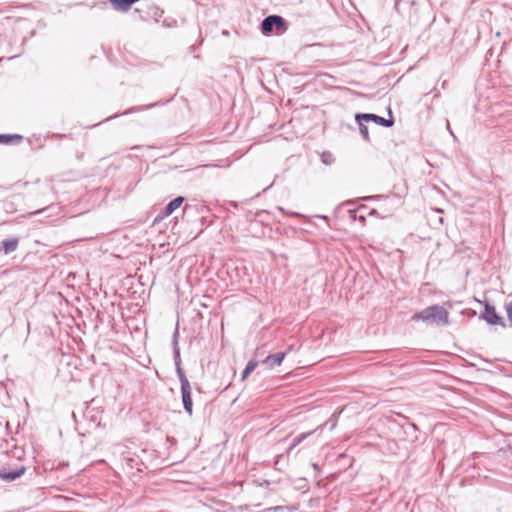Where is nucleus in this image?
<instances>
[{
  "label": "nucleus",
  "instance_id": "nucleus-24",
  "mask_svg": "<svg viewBox=\"0 0 512 512\" xmlns=\"http://www.w3.org/2000/svg\"><path fill=\"white\" fill-rule=\"evenodd\" d=\"M488 323L491 324V325H500L502 328H506L507 327V324L504 321H501V322H488Z\"/></svg>",
  "mask_w": 512,
  "mask_h": 512
},
{
  "label": "nucleus",
  "instance_id": "nucleus-14",
  "mask_svg": "<svg viewBox=\"0 0 512 512\" xmlns=\"http://www.w3.org/2000/svg\"><path fill=\"white\" fill-rule=\"evenodd\" d=\"M355 121L358 125V128H359V132L362 136V138L366 141V142H370V136H369V130H368V127H367V121H364V120H361L359 119L358 117V113L355 114Z\"/></svg>",
  "mask_w": 512,
  "mask_h": 512
},
{
  "label": "nucleus",
  "instance_id": "nucleus-13",
  "mask_svg": "<svg viewBox=\"0 0 512 512\" xmlns=\"http://www.w3.org/2000/svg\"><path fill=\"white\" fill-rule=\"evenodd\" d=\"M23 140L20 134H0V144L11 145L18 144Z\"/></svg>",
  "mask_w": 512,
  "mask_h": 512
},
{
  "label": "nucleus",
  "instance_id": "nucleus-9",
  "mask_svg": "<svg viewBox=\"0 0 512 512\" xmlns=\"http://www.w3.org/2000/svg\"><path fill=\"white\" fill-rule=\"evenodd\" d=\"M18 245V237L4 239L0 242V253H4L5 255L11 254L12 252L17 250Z\"/></svg>",
  "mask_w": 512,
  "mask_h": 512
},
{
  "label": "nucleus",
  "instance_id": "nucleus-10",
  "mask_svg": "<svg viewBox=\"0 0 512 512\" xmlns=\"http://www.w3.org/2000/svg\"><path fill=\"white\" fill-rule=\"evenodd\" d=\"M286 356L284 352H278L275 354L268 355L262 362L267 368L272 369L276 366H280Z\"/></svg>",
  "mask_w": 512,
  "mask_h": 512
},
{
  "label": "nucleus",
  "instance_id": "nucleus-15",
  "mask_svg": "<svg viewBox=\"0 0 512 512\" xmlns=\"http://www.w3.org/2000/svg\"><path fill=\"white\" fill-rule=\"evenodd\" d=\"M185 200L186 198L184 196H177L171 201H169L164 207L167 209V211L173 214L178 208L182 206Z\"/></svg>",
  "mask_w": 512,
  "mask_h": 512
},
{
  "label": "nucleus",
  "instance_id": "nucleus-32",
  "mask_svg": "<svg viewBox=\"0 0 512 512\" xmlns=\"http://www.w3.org/2000/svg\"><path fill=\"white\" fill-rule=\"evenodd\" d=\"M490 331H491V332H496V331H497V328H490Z\"/></svg>",
  "mask_w": 512,
  "mask_h": 512
},
{
  "label": "nucleus",
  "instance_id": "nucleus-6",
  "mask_svg": "<svg viewBox=\"0 0 512 512\" xmlns=\"http://www.w3.org/2000/svg\"><path fill=\"white\" fill-rule=\"evenodd\" d=\"M26 471L24 465H17L12 468L10 465L0 467V479L6 482H12L20 478Z\"/></svg>",
  "mask_w": 512,
  "mask_h": 512
},
{
  "label": "nucleus",
  "instance_id": "nucleus-31",
  "mask_svg": "<svg viewBox=\"0 0 512 512\" xmlns=\"http://www.w3.org/2000/svg\"><path fill=\"white\" fill-rule=\"evenodd\" d=\"M195 49H196V45H191V46H190V50H191V51H194Z\"/></svg>",
  "mask_w": 512,
  "mask_h": 512
},
{
  "label": "nucleus",
  "instance_id": "nucleus-16",
  "mask_svg": "<svg viewBox=\"0 0 512 512\" xmlns=\"http://www.w3.org/2000/svg\"><path fill=\"white\" fill-rule=\"evenodd\" d=\"M321 162L326 165H332L335 162V157L330 151H324L320 154Z\"/></svg>",
  "mask_w": 512,
  "mask_h": 512
},
{
  "label": "nucleus",
  "instance_id": "nucleus-23",
  "mask_svg": "<svg viewBox=\"0 0 512 512\" xmlns=\"http://www.w3.org/2000/svg\"><path fill=\"white\" fill-rule=\"evenodd\" d=\"M55 208L56 207L54 205H49V206H47V207H45L43 209H39V210L35 211L33 214H42V213H44L46 211H49V210H52V209H55Z\"/></svg>",
  "mask_w": 512,
  "mask_h": 512
},
{
  "label": "nucleus",
  "instance_id": "nucleus-4",
  "mask_svg": "<svg viewBox=\"0 0 512 512\" xmlns=\"http://www.w3.org/2000/svg\"><path fill=\"white\" fill-rule=\"evenodd\" d=\"M389 118H384L374 113H358V117L361 120L369 122H373L376 125L382 126L384 128H390L394 125L395 120L390 108H388Z\"/></svg>",
  "mask_w": 512,
  "mask_h": 512
},
{
  "label": "nucleus",
  "instance_id": "nucleus-3",
  "mask_svg": "<svg viewBox=\"0 0 512 512\" xmlns=\"http://www.w3.org/2000/svg\"><path fill=\"white\" fill-rule=\"evenodd\" d=\"M288 27L289 23L284 17L277 14H271L261 21L259 29L263 35L269 36L273 33L281 35L288 30Z\"/></svg>",
  "mask_w": 512,
  "mask_h": 512
},
{
  "label": "nucleus",
  "instance_id": "nucleus-17",
  "mask_svg": "<svg viewBox=\"0 0 512 512\" xmlns=\"http://www.w3.org/2000/svg\"><path fill=\"white\" fill-rule=\"evenodd\" d=\"M257 365L256 361L250 360L242 373V380H245L256 369Z\"/></svg>",
  "mask_w": 512,
  "mask_h": 512
},
{
  "label": "nucleus",
  "instance_id": "nucleus-11",
  "mask_svg": "<svg viewBox=\"0 0 512 512\" xmlns=\"http://www.w3.org/2000/svg\"><path fill=\"white\" fill-rule=\"evenodd\" d=\"M179 337V322H176V327L173 333V354L175 366L181 365L180 349L178 346Z\"/></svg>",
  "mask_w": 512,
  "mask_h": 512
},
{
  "label": "nucleus",
  "instance_id": "nucleus-22",
  "mask_svg": "<svg viewBox=\"0 0 512 512\" xmlns=\"http://www.w3.org/2000/svg\"><path fill=\"white\" fill-rule=\"evenodd\" d=\"M176 23H177V22H176V20H174V19H171V20L165 19V20L163 21V26L168 27V28H171V27L176 26Z\"/></svg>",
  "mask_w": 512,
  "mask_h": 512
},
{
  "label": "nucleus",
  "instance_id": "nucleus-2",
  "mask_svg": "<svg viewBox=\"0 0 512 512\" xmlns=\"http://www.w3.org/2000/svg\"><path fill=\"white\" fill-rule=\"evenodd\" d=\"M138 448L133 442L129 444L118 443L113 446V455L119 458L120 461L124 462L127 467V473L132 474V470L136 469L141 472L144 467V463L140 456L137 454Z\"/></svg>",
  "mask_w": 512,
  "mask_h": 512
},
{
  "label": "nucleus",
  "instance_id": "nucleus-28",
  "mask_svg": "<svg viewBox=\"0 0 512 512\" xmlns=\"http://www.w3.org/2000/svg\"><path fill=\"white\" fill-rule=\"evenodd\" d=\"M296 446H293V443L289 446L287 453H290Z\"/></svg>",
  "mask_w": 512,
  "mask_h": 512
},
{
  "label": "nucleus",
  "instance_id": "nucleus-33",
  "mask_svg": "<svg viewBox=\"0 0 512 512\" xmlns=\"http://www.w3.org/2000/svg\"><path fill=\"white\" fill-rule=\"evenodd\" d=\"M188 207H189V206H188V205H186V206L183 208V211H184V212H186V211H187V209H188Z\"/></svg>",
  "mask_w": 512,
  "mask_h": 512
},
{
  "label": "nucleus",
  "instance_id": "nucleus-29",
  "mask_svg": "<svg viewBox=\"0 0 512 512\" xmlns=\"http://www.w3.org/2000/svg\"><path fill=\"white\" fill-rule=\"evenodd\" d=\"M36 35V30H31L30 31V37H34Z\"/></svg>",
  "mask_w": 512,
  "mask_h": 512
},
{
  "label": "nucleus",
  "instance_id": "nucleus-25",
  "mask_svg": "<svg viewBox=\"0 0 512 512\" xmlns=\"http://www.w3.org/2000/svg\"><path fill=\"white\" fill-rule=\"evenodd\" d=\"M230 205H231L233 208H235V209H237V208H238V206H239L238 202H236V201H231V202H230Z\"/></svg>",
  "mask_w": 512,
  "mask_h": 512
},
{
  "label": "nucleus",
  "instance_id": "nucleus-27",
  "mask_svg": "<svg viewBox=\"0 0 512 512\" xmlns=\"http://www.w3.org/2000/svg\"><path fill=\"white\" fill-rule=\"evenodd\" d=\"M280 509H283V507L282 506H275V507L270 508L269 510L277 511V510H280Z\"/></svg>",
  "mask_w": 512,
  "mask_h": 512
},
{
  "label": "nucleus",
  "instance_id": "nucleus-18",
  "mask_svg": "<svg viewBox=\"0 0 512 512\" xmlns=\"http://www.w3.org/2000/svg\"><path fill=\"white\" fill-rule=\"evenodd\" d=\"M322 426H319L317 428L318 429H321ZM316 431V429L314 431H309V432H306V433H301L300 435L296 436L294 439H293V446H298L300 443H302L306 438H308L310 435H312L314 432Z\"/></svg>",
  "mask_w": 512,
  "mask_h": 512
},
{
  "label": "nucleus",
  "instance_id": "nucleus-8",
  "mask_svg": "<svg viewBox=\"0 0 512 512\" xmlns=\"http://www.w3.org/2000/svg\"><path fill=\"white\" fill-rule=\"evenodd\" d=\"M181 396L184 410L192 415L193 403L191 398V385L190 383H184L181 385Z\"/></svg>",
  "mask_w": 512,
  "mask_h": 512
},
{
  "label": "nucleus",
  "instance_id": "nucleus-26",
  "mask_svg": "<svg viewBox=\"0 0 512 512\" xmlns=\"http://www.w3.org/2000/svg\"><path fill=\"white\" fill-rule=\"evenodd\" d=\"M377 214V210L376 209H372L370 210V212L368 213V215L370 216H373V215H376Z\"/></svg>",
  "mask_w": 512,
  "mask_h": 512
},
{
  "label": "nucleus",
  "instance_id": "nucleus-30",
  "mask_svg": "<svg viewBox=\"0 0 512 512\" xmlns=\"http://www.w3.org/2000/svg\"><path fill=\"white\" fill-rule=\"evenodd\" d=\"M222 35H223V36H229V31H227V30H223V31H222Z\"/></svg>",
  "mask_w": 512,
  "mask_h": 512
},
{
  "label": "nucleus",
  "instance_id": "nucleus-5",
  "mask_svg": "<svg viewBox=\"0 0 512 512\" xmlns=\"http://www.w3.org/2000/svg\"><path fill=\"white\" fill-rule=\"evenodd\" d=\"M482 307V311L478 316V320H504V318L496 311L495 306L487 299L484 301H476Z\"/></svg>",
  "mask_w": 512,
  "mask_h": 512
},
{
  "label": "nucleus",
  "instance_id": "nucleus-20",
  "mask_svg": "<svg viewBox=\"0 0 512 512\" xmlns=\"http://www.w3.org/2000/svg\"><path fill=\"white\" fill-rule=\"evenodd\" d=\"M175 367H176V373L179 378L180 384L182 385L184 383H190L189 380L187 379L181 365L175 366Z\"/></svg>",
  "mask_w": 512,
  "mask_h": 512
},
{
  "label": "nucleus",
  "instance_id": "nucleus-35",
  "mask_svg": "<svg viewBox=\"0 0 512 512\" xmlns=\"http://www.w3.org/2000/svg\"><path fill=\"white\" fill-rule=\"evenodd\" d=\"M16 56H11L9 58H7L8 60H11V59H14Z\"/></svg>",
  "mask_w": 512,
  "mask_h": 512
},
{
  "label": "nucleus",
  "instance_id": "nucleus-36",
  "mask_svg": "<svg viewBox=\"0 0 512 512\" xmlns=\"http://www.w3.org/2000/svg\"><path fill=\"white\" fill-rule=\"evenodd\" d=\"M508 326H509V327H511V326H512V321L510 322V324H509Z\"/></svg>",
  "mask_w": 512,
  "mask_h": 512
},
{
  "label": "nucleus",
  "instance_id": "nucleus-21",
  "mask_svg": "<svg viewBox=\"0 0 512 512\" xmlns=\"http://www.w3.org/2000/svg\"><path fill=\"white\" fill-rule=\"evenodd\" d=\"M504 307L507 313V320H512V301L505 303Z\"/></svg>",
  "mask_w": 512,
  "mask_h": 512
},
{
  "label": "nucleus",
  "instance_id": "nucleus-19",
  "mask_svg": "<svg viewBox=\"0 0 512 512\" xmlns=\"http://www.w3.org/2000/svg\"><path fill=\"white\" fill-rule=\"evenodd\" d=\"M170 215H172L171 212L167 211V209L163 207L158 215L154 218L153 225L160 223L163 219L169 217Z\"/></svg>",
  "mask_w": 512,
  "mask_h": 512
},
{
  "label": "nucleus",
  "instance_id": "nucleus-1",
  "mask_svg": "<svg viewBox=\"0 0 512 512\" xmlns=\"http://www.w3.org/2000/svg\"><path fill=\"white\" fill-rule=\"evenodd\" d=\"M451 311L468 318H473L477 315L475 309L464 307L463 302L452 303L447 301L442 305L433 304L414 313L410 320H448Z\"/></svg>",
  "mask_w": 512,
  "mask_h": 512
},
{
  "label": "nucleus",
  "instance_id": "nucleus-34",
  "mask_svg": "<svg viewBox=\"0 0 512 512\" xmlns=\"http://www.w3.org/2000/svg\"><path fill=\"white\" fill-rule=\"evenodd\" d=\"M173 221H174V222H175V224H176V223L178 222L177 217H174V218H173Z\"/></svg>",
  "mask_w": 512,
  "mask_h": 512
},
{
  "label": "nucleus",
  "instance_id": "nucleus-12",
  "mask_svg": "<svg viewBox=\"0 0 512 512\" xmlns=\"http://www.w3.org/2000/svg\"><path fill=\"white\" fill-rule=\"evenodd\" d=\"M179 337V322H176V327L173 333V354L175 366L181 365L180 349L178 346Z\"/></svg>",
  "mask_w": 512,
  "mask_h": 512
},
{
  "label": "nucleus",
  "instance_id": "nucleus-37",
  "mask_svg": "<svg viewBox=\"0 0 512 512\" xmlns=\"http://www.w3.org/2000/svg\"><path fill=\"white\" fill-rule=\"evenodd\" d=\"M4 58H0V62L3 61Z\"/></svg>",
  "mask_w": 512,
  "mask_h": 512
},
{
  "label": "nucleus",
  "instance_id": "nucleus-7",
  "mask_svg": "<svg viewBox=\"0 0 512 512\" xmlns=\"http://www.w3.org/2000/svg\"><path fill=\"white\" fill-rule=\"evenodd\" d=\"M173 98H174V96H172L171 98H169V99H167L165 101H158V102L151 103V104H148V105L132 107L130 109L125 110L123 113H121V115H129V114H131L133 112L151 109V108H154L156 106H162V105H165V104L171 102L173 100ZM119 116H120V114H114L113 116H110V117L106 118L105 121H110L111 119L117 118Z\"/></svg>",
  "mask_w": 512,
  "mask_h": 512
}]
</instances>
